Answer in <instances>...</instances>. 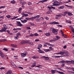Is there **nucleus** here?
<instances>
[{
    "label": "nucleus",
    "mask_w": 74,
    "mask_h": 74,
    "mask_svg": "<svg viewBox=\"0 0 74 74\" xmlns=\"http://www.w3.org/2000/svg\"><path fill=\"white\" fill-rule=\"evenodd\" d=\"M56 38H57L58 39V40H58V39H60V37H59L58 36H56Z\"/></svg>",
    "instance_id": "46"
},
{
    "label": "nucleus",
    "mask_w": 74,
    "mask_h": 74,
    "mask_svg": "<svg viewBox=\"0 0 74 74\" xmlns=\"http://www.w3.org/2000/svg\"><path fill=\"white\" fill-rule=\"evenodd\" d=\"M21 21L22 23H26L27 22V20L25 19H24L23 21L21 20Z\"/></svg>",
    "instance_id": "13"
},
{
    "label": "nucleus",
    "mask_w": 74,
    "mask_h": 74,
    "mask_svg": "<svg viewBox=\"0 0 74 74\" xmlns=\"http://www.w3.org/2000/svg\"><path fill=\"white\" fill-rule=\"evenodd\" d=\"M49 49H51V51H53V48H52L51 47H50L49 48Z\"/></svg>",
    "instance_id": "41"
},
{
    "label": "nucleus",
    "mask_w": 74,
    "mask_h": 74,
    "mask_svg": "<svg viewBox=\"0 0 74 74\" xmlns=\"http://www.w3.org/2000/svg\"><path fill=\"white\" fill-rule=\"evenodd\" d=\"M21 55L22 58H24V57L26 56V55L25 54V53H21Z\"/></svg>",
    "instance_id": "17"
},
{
    "label": "nucleus",
    "mask_w": 74,
    "mask_h": 74,
    "mask_svg": "<svg viewBox=\"0 0 74 74\" xmlns=\"http://www.w3.org/2000/svg\"><path fill=\"white\" fill-rule=\"evenodd\" d=\"M50 30L51 31L55 34H58V31L55 28H51L50 29Z\"/></svg>",
    "instance_id": "3"
},
{
    "label": "nucleus",
    "mask_w": 74,
    "mask_h": 74,
    "mask_svg": "<svg viewBox=\"0 0 74 74\" xmlns=\"http://www.w3.org/2000/svg\"><path fill=\"white\" fill-rule=\"evenodd\" d=\"M6 32L8 33V34H9V33H10V31L8 30H6Z\"/></svg>",
    "instance_id": "58"
},
{
    "label": "nucleus",
    "mask_w": 74,
    "mask_h": 74,
    "mask_svg": "<svg viewBox=\"0 0 74 74\" xmlns=\"http://www.w3.org/2000/svg\"><path fill=\"white\" fill-rule=\"evenodd\" d=\"M35 21L36 22H40L41 21V19H35Z\"/></svg>",
    "instance_id": "29"
},
{
    "label": "nucleus",
    "mask_w": 74,
    "mask_h": 74,
    "mask_svg": "<svg viewBox=\"0 0 74 74\" xmlns=\"http://www.w3.org/2000/svg\"><path fill=\"white\" fill-rule=\"evenodd\" d=\"M68 14V15H69V16H72V15H73V14H72L71 13H70L67 12H64V14H65V15H66V14Z\"/></svg>",
    "instance_id": "6"
},
{
    "label": "nucleus",
    "mask_w": 74,
    "mask_h": 74,
    "mask_svg": "<svg viewBox=\"0 0 74 74\" xmlns=\"http://www.w3.org/2000/svg\"><path fill=\"white\" fill-rule=\"evenodd\" d=\"M21 14L22 15H23V16H25V17H27V16H29V15H28V14H25V13L23 12L21 13Z\"/></svg>",
    "instance_id": "11"
},
{
    "label": "nucleus",
    "mask_w": 74,
    "mask_h": 74,
    "mask_svg": "<svg viewBox=\"0 0 74 74\" xmlns=\"http://www.w3.org/2000/svg\"><path fill=\"white\" fill-rule=\"evenodd\" d=\"M56 16H58V17H60V16H65V14H59V15H56Z\"/></svg>",
    "instance_id": "12"
},
{
    "label": "nucleus",
    "mask_w": 74,
    "mask_h": 74,
    "mask_svg": "<svg viewBox=\"0 0 74 74\" xmlns=\"http://www.w3.org/2000/svg\"><path fill=\"white\" fill-rule=\"evenodd\" d=\"M58 3H59V2L57 1H55L53 4V5H52V6L51 7L48 6L47 8H49V10H51L52 8V9H55V8L53 7V6H58V5H60V4H58Z\"/></svg>",
    "instance_id": "1"
},
{
    "label": "nucleus",
    "mask_w": 74,
    "mask_h": 74,
    "mask_svg": "<svg viewBox=\"0 0 74 74\" xmlns=\"http://www.w3.org/2000/svg\"><path fill=\"white\" fill-rule=\"evenodd\" d=\"M40 66H42L41 65H38L37 66H36V67H38V68H41V67H40Z\"/></svg>",
    "instance_id": "34"
},
{
    "label": "nucleus",
    "mask_w": 74,
    "mask_h": 74,
    "mask_svg": "<svg viewBox=\"0 0 74 74\" xmlns=\"http://www.w3.org/2000/svg\"><path fill=\"white\" fill-rule=\"evenodd\" d=\"M66 61H60L59 62H58V63H65Z\"/></svg>",
    "instance_id": "40"
},
{
    "label": "nucleus",
    "mask_w": 74,
    "mask_h": 74,
    "mask_svg": "<svg viewBox=\"0 0 74 74\" xmlns=\"http://www.w3.org/2000/svg\"><path fill=\"white\" fill-rule=\"evenodd\" d=\"M12 66H13V67L14 68H15V69H16L17 68V66L16 65H15L14 63H13L12 64Z\"/></svg>",
    "instance_id": "22"
},
{
    "label": "nucleus",
    "mask_w": 74,
    "mask_h": 74,
    "mask_svg": "<svg viewBox=\"0 0 74 74\" xmlns=\"http://www.w3.org/2000/svg\"><path fill=\"white\" fill-rule=\"evenodd\" d=\"M11 73H12V71L11 70H9L8 71L6 74H10Z\"/></svg>",
    "instance_id": "18"
},
{
    "label": "nucleus",
    "mask_w": 74,
    "mask_h": 74,
    "mask_svg": "<svg viewBox=\"0 0 74 74\" xmlns=\"http://www.w3.org/2000/svg\"><path fill=\"white\" fill-rule=\"evenodd\" d=\"M42 58H45V60H48V59H49V58L47 57L43 56Z\"/></svg>",
    "instance_id": "26"
},
{
    "label": "nucleus",
    "mask_w": 74,
    "mask_h": 74,
    "mask_svg": "<svg viewBox=\"0 0 74 74\" xmlns=\"http://www.w3.org/2000/svg\"><path fill=\"white\" fill-rule=\"evenodd\" d=\"M56 71L57 73H58L59 72V71H56V70H51V72L52 74H55Z\"/></svg>",
    "instance_id": "10"
},
{
    "label": "nucleus",
    "mask_w": 74,
    "mask_h": 74,
    "mask_svg": "<svg viewBox=\"0 0 74 74\" xmlns=\"http://www.w3.org/2000/svg\"><path fill=\"white\" fill-rule=\"evenodd\" d=\"M71 30L74 33V29L72 28L71 29Z\"/></svg>",
    "instance_id": "62"
},
{
    "label": "nucleus",
    "mask_w": 74,
    "mask_h": 74,
    "mask_svg": "<svg viewBox=\"0 0 74 74\" xmlns=\"http://www.w3.org/2000/svg\"><path fill=\"white\" fill-rule=\"evenodd\" d=\"M49 46H51V47H54V45L49 43Z\"/></svg>",
    "instance_id": "35"
},
{
    "label": "nucleus",
    "mask_w": 74,
    "mask_h": 74,
    "mask_svg": "<svg viewBox=\"0 0 74 74\" xmlns=\"http://www.w3.org/2000/svg\"><path fill=\"white\" fill-rule=\"evenodd\" d=\"M6 17H7L8 18H11V16L10 15L6 16Z\"/></svg>",
    "instance_id": "38"
},
{
    "label": "nucleus",
    "mask_w": 74,
    "mask_h": 74,
    "mask_svg": "<svg viewBox=\"0 0 74 74\" xmlns=\"http://www.w3.org/2000/svg\"><path fill=\"white\" fill-rule=\"evenodd\" d=\"M28 4L29 5H32V3L30 2H28Z\"/></svg>",
    "instance_id": "47"
},
{
    "label": "nucleus",
    "mask_w": 74,
    "mask_h": 74,
    "mask_svg": "<svg viewBox=\"0 0 74 74\" xmlns=\"http://www.w3.org/2000/svg\"><path fill=\"white\" fill-rule=\"evenodd\" d=\"M27 29H31V28L29 27H27Z\"/></svg>",
    "instance_id": "64"
},
{
    "label": "nucleus",
    "mask_w": 74,
    "mask_h": 74,
    "mask_svg": "<svg viewBox=\"0 0 74 74\" xmlns=\"http://www.w3.org/2000/svg\"><path fill=\"white\" fill-rule=\"evenodd\" d=\"M16 24L18 26H23V25L21 23V22L19 21H16Z\"/></svg>",
    "instance_id": "5"
},
{
    "label": "nucleus",
    "mask_w": 74,
    "mask_h": 74,
    "mask_svg": "<svg viewBox=\"0 0 74 74\" xmlns=\"http://www.w3.org/2000/svg\"><path fill=\"white\" fill-rule=\"evenodd\" d=\"M11 3H12V4H14L15 3V1L14 0L12 1H11Z\"/></svg>",
    "instance_id": "33"
},
{
    "label": "nucleus",
    "mask_w": 74,
    "mask_h": 74,
    "mask_svg": "<svg viewBox=\"0 0 74 74\" xmlns=\"http://www.w3.org/2000/svg\"><path fill=\"white\" fill-rule=\"evenodd\" d=\"M34 36H38V34L36 33L34 34Z\"/></svg>",
    "instance_id": "36"
},
{
    "label": "nucleus",
    "mask_w": 74,
    "mask_h": 74,
    "mask_svg": "<svg viewBox=\"0 0 74 74\" xmlns=\"http://www.w3.org/2000/svg\"><path fill=\"white\" fill-rule=\"evenodd\" d=\"M64 8V6H61L60 7H58V9H63Z\"/></svg>",
    "instance_id": "21"
},
{
    "label": "nucleus",
    "mask_w": 74,
    "mask_h": 74,
    "mask_svg": "<svg viewBox=\"0 0 74 74\" xmlns=\"http://www.w3.org/2000/svg\"><path fill=\"white\" fill-rule=\"evenodd\" d=\"M0 56L1 57V58L4 59H5V56L3 54V53H1V52L0 53Z\"/></svg>",
    "instance_id": "9"
},
{
    "label": "nucleus",
    "mask_w": 74,
    "mask_h": 74,
    "mask_svg": "<svg viewBox=\"0 0 74 74\" xmlns=\"http://www.w3.org/2000/svg\"><path fill=\"white\" fill-rule=\"evenodd\" d=\"M20 4H22V5H24L25 4H26V3L25 1H24L23 2H21Z\"/></svg>",
    "instance_id": "16"
},
{
    "label": "nucleus",
    "mask_w": 74,
    "mask_h": 74,
    "mask_svg": "<svg viewBox=\"0 0 74 74\" xmlns=\"http://www.w3.org/2000/svg\"><path fill=\"white\" fill-rule=\"evenodd\" d=\"M31 26H34V24L33 23H31Z\"/></svg>",
    "instance_id": "61"
},
{
    "label": "nucleus",
    "mask_w": 74,
    "mask_h": 74,
    "mask_svg": "<svg viewBox=\"0 0 74 74\" xmlns=\"http://www.w3.org/2000/svg\"><path fill=\"white\" fill-rule=\"evenodd\" d=\"M63 37H64V38H67V35H64V34H62Z\"/></svg>",
    "instance_id": "31"
},
{
    "label": "nucleus",
    "mask_w": 74,
    "mask_h": 74,
    "mask_svg": "<svg viewBox=\"0 0 74 74\" xmlns=\"http://www.w3.org/2000/svg\"><path fill=\"white\" fill-rule=\"evenodd\" d=\"M65 6H66L67 7H69V8H73V6H70V5H65Z\"/></svg>",
    "instance_id": "20"
},
{
    "label": "nucleus",
    "mask_w": 74,
    "mask_h": 74,
    "mask_svg": "<svg viewBox=\"0 0 74 74\" xmlns=\"http://www.w3.org/2000/svg\"><path fill=\"white\" fill-rule=\"evenodd\" d=\"M17 30H22L21 28H16Z\"/></svg>",
    "instance_id": "44"
},
{
    "label": "nucleus",
    "mask_w": 74,
    "mask_h": 74,
    "mask_svg": "<svg viewBox=\"0 0 74 74\" xmlns=\"http://www.w3.org/2000/svg\"><path fill=\"white\" fill-rule=\"evenodd\" d=\"M44 18L46 19L47 20H49V18L47 17H44Z\"/></svg>",
    "instance_id": "37"
},
{
    "label": "nucleus",
    "mask_w": 74,
    "mask_h": 74,
    "mask_svg": "<svg viewBox=\"0 0 74 74\" xmlns=\"http://www.w3.org/2000/svg\"><path fill=\"white\" fill-rule=\"evenodd\" d=\"M66 53V51H60V53H56L54 54L56 55H59L60 54V55H64V53Z\"/></svg>",
    "instance_id": "8"
},
{
    "label": "nucleus",
    "mask_w": 74,
    "mask_h": 74,
    "mask_svg": "<svg viewBox=\"0 0 74 74\" xmlns=\"http://www.w3.org/2000/svg\"><path fill=\"white\" fill-rule=\"evenodd\" d=\"M58 73L59 74H64L63 72H59Z\"/></svg>",
    "instance_id": "39"
},
{
    "label": "nucleus",
    "mask_w": 74,
    "mask_h": 74,
    "mask_svg": "<svg viewBox=\"0 0 74 74\" xmlns=\"http://www.w3.org/2000/svg\"><path fill=\"white\" fill-rule=\"evenodd\" d=\"M46 52H48V51H51L50 50H49V49H45L44 50Z\"/></svg>",
    "instance_id": "30"
},
{
    "label": "nucleus",
    "mask_w": 74,
    "mask_h": 74,
    "mask_svg": "<svg viewBox=\"0 0 74 74\" xmlns=\"http://www.w3.org/2000/svg\"><path fill=\"white\" fill-rule=\"evenodd\" d=\"M16 17L15 16H14V17L13 18H12L11 19H12V20H13V19H16Z\"/></svg>",
    "instance_id": "55"
},
{
    "label": "nucleus",
    "mask_w": 74,
    "mask_h": 74,
    "mask_svg": "<svg viewBox=\"0 0 74 74\" xmlns=\"http://www.w3.org/2000/svg\"><path fill=\"white\" fill-rule=\"evenodd\" d=\"M4 27L2 28L1 30H0V33H1L2 32H6V29H7L8 27L5 24H4L3 25Z\"/></svg>",
    "instance_id": "2"
},
{
    "label": "nucleus",
    "mask_w": 74,
    "mask_h": 74,
    "mask_svg": "<svg viewBox=\"0 0 74 74\" xmlns=\"http://www.w3.org/2000/svg\"><path fill=\"white\" fill-rule=\"evenodd\" d=\"M63 52H65V53H64V54L65 53V54H64V55H63V56H67V57L69 56V52H67V51L64 50Z\"/></svg>",
    "instance_id": "7"
},
{
    "label": "nucleus",
    "mask_w": 74,
    "mask_h": 74,
    "mask_svg": "<svg viewBox=\"0 0 74 74\" xmlns=\"http://www.w3.org/2000/svg\"><path fill=\"white\" fill-rule=\"evenodd\" d=\"M18 68H19V69H23V67L21 66L18 67Z\"/></svg>",
    "instance_id": "57"
},
{
    "label": "nucleus",
    "mask_w": 74,
    "mask_h": 74,
    "mask_svg": "<svg viewBox=\"0 0 74 74\" xmlns=\"http://www.w3.org/2000/svg\"><path fill=\"white\" fill-rule=\"evenodd\" d=\"M18 37H17V36H15L14 37V39L15 40H18Z\"/></svg>",
    "instance_id": "49"
},
{
    "label": "nucleus",
    "mask_w": 74,
    "mask_h": 74,
    "mask_svg": "<svg viewBox=\"0 0 74 74\" xmlns=\"http://www.w3.org/2000/svg\"><path fill=\"white\" fill-rule=\"evenodd\" d=\"M3 50H4V51H8V49L5 48L3 49Z\"/></svg>",
    "instance_id": "45"
},
{
    "label": "nucleus",
    "mask_w": 74,
    "mask_h": 74,
    "mask_svg": "<svg viewBox=\"0 0 74 74\" xmlns=\"http://www.w3.org/2000/svg\"><path fill=\"white\" fill-rule=\"evenodd\" d=\"M35 19V18L34 17V16L31 17L30 18H29V20H32V21H33V19Z\"/></svg>",
    "instance_id": "27"
},
{
    "label": "nucleus",
    "mask_w": 74,
    "mask_h": 74,
    "mask_svg": "<svg viewBox=\"0 0 74 74\" xmlns=\"http://www.w3.org/2000/svg\"><path fill=\"white\" fill-rule=\"evenodd\" d=\"M36 66V64H33L31 65V67H34Z\"/></svg>",
    "instance_id": "42"
},
{
    "label": "nucleus",
    "mask_w": 74,
    "mask_h": 74,
    "mask_svg": "<svg viewBox=\"0 0 74 74\" xmlns=\"http://www.w3.org/2000/svg\"><path fill=\"white\" fill-rule=\"evenodd\" d=\"M45 35L47 36H49L51 35V34L49 33H47L45 34Z\"/></svg>",
    "instance_id": "25"
},
{
    "label": "nucleus",
    "mask_w": 74,
    "mask_h": 74,
    "mask_svg": "<svg viewBox=\"0 0 74 74\" xmlns=\"http://www.w3.org/2000/svg\"><path fill=\"white\" fill-rule=\"evenodd\" d=\"M5 6H1L0 7V9L3 8H5Z\"/></svg>",
    "instance_id": "59"
},
{
    "label": "nucleus",
    "mask_w": 74,
    "mask_h": 74,
    "mask_svg": "<svg viewBox=\"0 0 74 74\" xmlns=\"http://www.w3.org/2000/svg\"><path fill=\"white\" fill-rule=\"evenodd\" d=\"M11 46L12 47H14V48H15L17 47V45H14V44H12L11 45Z\"/></svg>",
    "instance_id": "28"
},
{
    "label": "nucleus",
    "mask_w": 74,
    "mask_h": 74,
    "mask_svg": "<svg viewBox=\"0 0 74 74\" xmlns=\"http://www.w3.org/2000/svg\"><path fill=\"white\" fill-rule=\"evenodd\" d=\"M29 42V41L23 40L21 42V43H20V44H27Z\"/></svg>",
    "instance_id": "4"
},
{
    "label": "nucleus",
    "mask_w": 74,
    "mask_h": 74,
    "mask_svg": "<svg viewBox=\"0 0 74 74\" xmlns=\"http://www.w3.org/2000/svg\"><path fill=\"white\" fill-rule=\"evenodd\" d=\"M42 47V45H39L37 48V49H38V48H39V49H41V48Z\"/></svg>",
    "instance_id": "19"
},
{
    "label": "nucleus",
    "mask_w": 74,
    "mask_h": 74,
    "mask_svg": "<svg viewBox=\"0 0 74 74\" xmlns=\"http://www.w3.org/2000/svg\"><path fill=\"white\" fill-rule=\"evenodd\" d=\"M30 36L31 37H33V36H34V34H30Z\"/></svg>",
    "instance_id": "51"
},
{
    "label": "nucleus",
    "mask_w": 74,
    "mask_h": 74,
    "mask_svg": "<svg viewBox=\"0 0 74 74\" xmlns=\"http://www.w3.org/2000/svg\"><path fill=\"white\" fill-rule=\"evenodd\" d=\"M21 11H22V10H19L18 12H19V14H21Z\"/></svg>",
    "instance_id": "52"
},
{
    "label": "nucleus",
    "mask_w": 74,
    "mask_h": 74,
    "mask_svg": "<svg viewBox=\"0 0 74 74\" xmlns=\"http://www.w3.org/2000/svg\"><path fill=\"white\" fill-rule=\"evenodd\" d=\"M51 24H56L57 25V24H59V23L58 22H56V21H54L51 23Z\"/></svg>",
    "instance_id": "15"
},
{
    "label": "nucleus",
    "mask_w": 74,
    "mask_h": 74,
    "mask_svg": "<svg viewBox=\"0 0 74 74\" xmlns=\"http://www.w3.org/2000/svg\"><path fill=\"white\" fill-rule=\"evenodd\" d=\"M60 57H61V56H54L53 58H60Z\"/></svg>",
    "instance_id": "43"
},
{
    "label": "nucleus",
    "mask_w": 74,
    "mask_h": 74,
    "mask_svg": "<svg viewBox=\"0 0 74 74\" xmlns=\"http://www.w3.org/2000/svg\"><path fill=\"white\" fill-rule=\"evenodd\" d=\"M20 36H21V32H18L16 34L17 37H18Z\"/></svg>",
    "instance_id": "23"
},
{
    "label": "nucleus",
    "mask_w": 74,
    "mask_h": 74,
    "mask_svg": "<svg viewBox=\"0 0 74 74\" xmlns=\"http://www.w3.org/2000/svg\"><path fill=\"white\" fill-rule=\"evenodd\" d=\"M47 0H44L43 1H40L39 3H44V2H45V1H47Z\"/></svg>",
    "instance_id": "24"
},
{
    "label": "nucleus",
    "mask_w": 74,
    "mask_h": 74,
    "mask_svg": "<svg viewBox=\"0 0 74 74\" xmlns=\"http://www.w3.org/2000/svg\"><path fill=\"white\" fill-rule=\"evenodd\" d=\"M67 23H71V21H68Z\"/></svg>",
    "instance_id": "54"
},
{
    "label": "nucleus",
    "mask_w": 74,
    "mask_h": 74,
    "mask_svg": "<svg viewBox=\"0 0 74 74\" xmlns=\"http://www.w3.org/2000/svg\"><path fill=\"white\" fill-rule=\"evenodd\" d=\"M35 17V19H36V18H38L40 17V15H38L35 16H34Z\"/></svg>",
    "instance_id": "32"
},
{
    "label": "nucleus",
    "mask_w": 74,
    "mask_h": 74,
    "mask_svg": "<svg viewBox=\"0 0 74 74\" xmlns=\"http://www.w3.org/2000/svg\"><path fill=\"white\" fill-rule=\"evenodd\" d=\"M29 42V44H31V45H33V42Z\"/></svg>",
    "instance_id": "56"
},
{
    "label": "nucleus",
    "mask_w": 74,
    "mask_h": 74,
    "mask_svg": "<svg viewBox=\"0 0 74 74\" xmlns=\"http://www.w3.org/2000/svg\"><path fill=\"white\" fill-rule=\"evenodd\" d=\"M40 40L38 39H36L35 40V42H37V41H39Z\"/></svg>",
    "instance_id": "50"
},
{
    "label": "nucleus",
    "mask_w": 74,
    "mask_h": 74,
    "mask_svg": "<svg viewBox=\"0 0 74 74\" xmlns=\"http://www.w3.org/2000/svg\"><path fill=\"white\" fill-rule=\"evenodd\" d=\"M38 49L39 50L38 51V52H39L40 53H44V51H41V49H40V48H38Z\"/></svg>",
    "instance_id": "14"
},
{
    "label": "nucleus",
    "mask_w": 74,
    "mask_h": 74,
    "mask_svg": "<svg viewBox=\"0 0 74 74\" xmlns=\"http://www.w3.org/2000/svg\"><path fill=\"white\" fill-rule=\"evenodd\" d=\"M32 58H33V59H36L37 58V57H36V56H34L32 57Z\"/></svg>",
    "instance_id": "53"
},
{
    "label": "nucleus",
    "mask_w": 74,
    "mask_h": 74,
    "mask_svg": "<svg viewBox=\"0 0 74 74\" xmlns=\"http://www.w3.org/2000/svg\"><path fill=\"white\" fill-rule=\"evenodd\" d=\"M62 67H64V64H63L61 65Z\"/></svg>",
    "instance_id": "63"
},
{
    "label": "nucleus",
    "mask_w": 74,
    "mask_h": 74,
    "mask_svg": "<svg viewBox=\"0 0 74 74\" xmlns=\"http://www.w3.org/2000/svg\"><path fill=\"white\" fill-rule=\"evenodd\" d=\"M25 19H26V20H28V21H30V18H29L27 17H26Z\"/></svg>",
    "instance_id": "48"
},
{
    "label": "nucleus",
    "mask_w": 74,
    "mask_h": 74,
    "mask_svg": "<svg viewBox=\"0 0 74 74\" xmlns=\"http://www.w3.org/2000/svg\"><path fill=\"white\" fill-rule=\"evenodd\" d=\"M4 69H5V68L4 67L1 68V70H3V69L4 70Z\"/></svg>",
    "instance_id": "60"
}]
</instances>
